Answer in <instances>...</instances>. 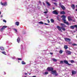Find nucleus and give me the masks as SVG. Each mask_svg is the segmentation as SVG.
Here are the masks:
<instances>
[{
    "label": "nucleus",
    "mask_w": 77,
    "mask_h": 77,
    "mask_svg": "<svg viewBox=\"0 0 77 77\" xmlns=\"http://www.w3.org/2000/svg\"><path fill=\"white\" fill-rule=\"evenodd\" d=\"M61 17L63 18L62 20H63L64 23H65L66 24H67V25H69L68 22L66 21V19H65V18H66V16L65 15H63Z\"/></svg>",
    "instance_id": "f257e3e1"
},
{
    "label": "nucleus",
    "mask_w": 77,
    "mask_h": 77,
    "mask_svg": "<svg viewBox=\"0 0 77 77\" xmlns=\"http://www.w3.org/2000/svg\"><path fill=\"white\" fill-rule=\"evenodd\" d=\"M47 69L48 71H52L53 70V68L51 67H48Z\"/></svg>",
    "instance_id": "f03ea898"
},
{
    "label": "nucleus",
    "mask_w": 77,
    "mask_h": 77,
    "mask_svg": "<svg viewBox=\"0 0 77 77\" xmlns=\"http://www.w3.org/2000/svg\"><path fill=\"white\" fill-rule=\"evenodd\" d=\"M1 4L2 5V6H7V2H4L3 3H2V2H1Z\"/></svg>",
    "instance_id": "7ed1b4c3"
},
{
    "label": "nucleus",
    "mask_w": 77,
    "mask_h": 77,
    "mask_svg": "<svg viewBox=\"0 0 77 77\" xmlns=\"http://www.w3.org/2000/svg\"><path fill=\"white\" fill-rule=\"evenodd\" d=\"M52 14H55V15H57L58 14V12H57V11L54 10L52 12Z\"/></svg>",
    "instance_id": "20e7f679"
},
{
    "label": "nucleus",
    "mask_w": 77,
    "mask_h": 77,
    "mask_svg": "<svg viewBox=\"0 0 77 77\" xmlns=\"http://www.w3.org/2000/svg\"><path fill=\"white\" fill-rule=\"evenodd\" d=\"M64 63H65L67 65H68L70 66L71 65V64H69L68 63V62L66 60H64Z\"/></svg>",
    "instance_id": "39448f33"
},
{
    "label": "nucleus",
    "mask_w": 77,
    "mask_h": 77,
    "mask_svg": "<svg viewBox=\"0 0 77 77\" xmlns=\"http://www.w3.org/2000/svg\"><path fill=\"white\" fill-rule=\"evenodd\" d=\"M52 74H55V75H56L57 74H56V71L55 70L52 71L51 72Z\"/></svg>",
    "instance_id": "423d86ee"
},
{
    "label": "nucleus",
    "mask_w": 77,
    "mask_h": 77,
    "mask_svg": "<svg viewBox=\"0 0 77 77\" xmlns=\"http://www.w3.org/2000/svg\"><path fill=\"white\" fill-rule=\"evenodd\" d=\"M65 40L66 41H67V42H69L71 41V39L69 38H65Z\"/></svg>",
    "instance_id": "0eeeda50"
},
{
    "label": "nucleus",
    "mask_w": 77,
    "mask_h": 77,
    "mask_svg": "<svg viewBox=\"0 0 77 77\" xmlns=\"http://www.w3.org/2000/svg\"><path fill=\"white\" fill-rule=\"evenodd\" d=\"M65 51H66V53L68 54H70L71 53V51H68L67 50H66Z\"/></svg>",
    "instance_id": "6e6552de"
},
{
    "label": "nucleus",
    "mask_w": 77,
    "mask_h": 77,
    "mask_svg": "<svg viewBox=\"0 0 77 77\" xmlns=\"http://www.w3.org/2000/svg\"><path fill=\"white\" fill-rule=\"evenodd\" d=\"M72 75H74V74H76V72L74 70H73L72 72Z\"/></svg>",
    "instance_id": "1a4fd4ad"
},
{
    "label": "nucleus",
    "mask_w": 77,
    "mask_h": 77,
    "mask_svg": "<svg viewBox=\"0 0 77 77\" xmlns=\"http://www.w3.org/2000/svg\"><path fill=\"white\" fill-rule=\"evenodd\" d=\"M60 6L63 10H65V7L63 5H60Z\"/></svg>",
    "instance_id": "9d476101"
},
{
    "label": "nucleus",
    "mask_w": 77,
    "mask_h": 77,
    "mask_svg": "<svg viewBox=\"0 0 77 77\" xmlns=\"http://www.w3.org/2000/svg\"><path fill=\"white\" fill-rule=\"evenodd\" d=\"M15 24L16 26H19V24H20V23L18 22H16L15 23Z\"/></svg>",
    "instance_id": "9b49d317"
},
{
    "label": "nucleus",
    "mask_w": 77,
    "mask_h": 77,
    "mask_svg": "<svg viewBox=\"0 0 77 77\" xmlns=\"http://www.w3.org/2000/svg\"><path fill=\"white\" fill-rule=\"evenodd\" d=\"M72 8L73 9H75V5L74 4H72L71 6Z\"/></svg>",
    "instance_id": "f8f14e48"
},
{
    "label": "nucleus",
    "mask_w": 77,
    "mask_h": 77,
    "mask_svg": "<svg viewBox=\"0 0 77 77\" xmlns=\"http://www.w3.org/2000/svg\"><path fill=\"white\" fill-rule=\"evenodd\" d=\"M68 19L69 21H71L72 20V19H71V17L70 16L68 17Z\"/></svg>",
    "instance_id": "ddd939ff"
},
{
    "label": "nucleus",
    "mask_w": 77,
    "mask_h": 77,
    "mask_svg": "<svg viewBox=\"0 0 77 77\" xmlns=\"http://www.w3.org/2000/svg\"><path fill=\"white\" fill-rule=\"evenodd\" d=\"M17 41L18 42V43H19L20 42V39L19 37H18L17 39Z\"/></svg>",
    "instance_id": "4468645a"
},
{
    "label": "nucleus",
    "mask_w": 77,
    "mask_h": 77,
    "mask_svg": "<svg viewBox=\"0 0 77 77\" xmlns=\"http://www.w3.org/2000/svg\"><path fill=\"white\" fill-rule=\"evenodd\" d=\"M61 14H65V12L64 11H62L60 12Z\"/></svg>",
    "instance_id": "2eb2a0df"
},
{
    "label": "nucleus",
    "mask_w": 77,
    "mask_h": 77,
    "mask_svg": "<svg viewBox=\"0 0 77 77\" xmlns=\"http://www.w3.org/2000/svg\"><path fill=\"white\" fill-rule=\"evenodd\" d=\"M75 27V26H71L70 27V28L71 29H74Z\"/></svg>",
    "instance_id": "dca6fc26"
},
{
    "label": "nucleus",
    "mask_w": 77,
    "mask_h": 77,
    "mask_svg": "<svg viewBox=\"0 0 77 77\" xmlns=\"http://www.w3.org/2000/svg\"><path fill=\"white\" fill-rule=\"evenodd\" d=\"M0 48L1 50H5L4 48H3V47H0Z\"/></svg>",
    "instance_id": "f3484780"
},
{
    "label": "nucleus",
    "mask_w": 77,
    "mask_h": 77,
    "mask_svg": "<svg viewBox=\"0 0 77 77\" xmlns=\"http://www.w3.org/2000/svg\"><path fill=\"white\" fill-rule=\"evenodd\" d=\"M64 48L65 49H67V48H68V47L67 45H65L64 46Z\"/></svg>",
    "instance_id": "a211bd4d"
},
{
    "label": "nucleus",
    "mask_w": 77,
    "mask_h": 77,
    "mask_svg": "<svg viewBox=\"0 0 77 77\" xmlns=\"http://www.w3.org/2000/svg\"><path fill=\"white\" fill-rule=\"evenodd\" d=\"M61 25L62 26V27H66V26L63 23H61Z\"/></svg>",
    "instance_id": "6ab92c4d"
},
{
    "label": "nucleus",
    "mask_w": 77,
    "mask_h": 77,
    "mask_svg": "<svg viewBox=\"0 0 77 77\" xmlns=\"http://www.w3.org/2000/svg\"><path fill=\"white\" fill-rule=\"evenodd\" d=\"M7 27V26H3V28L4 29H6V28Z\"/></svg>",
    "instance_id": "aec40b11"
},
{
    "label": "nucleus",
    "mask_w": 77,
    "mask_h": 77,
    "mask_svg": "<svg viewBox=\"0 0 77 77\" xmlns=\"http://www.w3.org/2000/svg\"><path fill=\"white\" fill-rule=\"evenodd\" d=\"M59 53L60 54H62V53H63V51H62V50L60 51Z\"/></svg>",
    "instance_id": "412c9836"
},
{
    "label": "nucleus",
    "mask_w": 77,
    "mask_h": 77,
    "mask_svg": "<svg viewBox=\"0 0 77 77\" xmlns=\"http://www.w3.org/2000/svg\"><path fill=\"white\" fill-rule=\"evenodd\" d=\"M44 74L45 75H47L48 74V72H45Z\"/></svg>",
    "instance_id": "4be33fe9"
},
{
    "label": "nucleus",
    "mask_w": 77,
    "mask_h": 77,
    "mask_svg": "<svg viewBox=\"0 0 77 77\" xmlns=\"http://www.w3.org/2000/svg\"><path fill=\"white\" fill-rule=\"evenodd\" d=\"M61 28L64 31H65L66 29H65V28L63 27H61Z\"/></svg>",
    "instance_id": "5701e85b"
},
{
    "label": "nucleus",
    "mask_w": 77,
    "mask_h": 77,
    "mask_svg": "<svg viewBox=\"0 0 77 77\" xmlns=\"http://www.w3.org/2000/svg\"><path fill=\"white\" fill-rule=\"evenodd\" d=\"M22 64L23 65H25L26 64V63H25L23 61L22 62Z\"/></svg>",
    "instance_id": "b1692460"
},
{
    "label": "nucleus",
    "mask_w": 77,
    "mask_h": 77,
    "mask_svg": "<svg viewBox=\"0 0 77 77\" xmlns=\"http://www.w3.org/2000/svg\"><path fill=\"white\" fill-rule=\"evenodd\" d=\"M58 30H60H60H61V29H62L61 27H60L59 26H58Z\"/></svg>",
    "instance_id": "393cba45"
},
{
    "label": "nucleus",
    "mask_w": 77,
    "mask_h": 77,
    "mask_svg": "<svg viewBox=\"0 0 77 77\" xmlns=\"http://www.w3.org/2000/svg\"><path fill=\"white\" fill-rule=\"evenodd\" d=\"M53 61H54V62H56V61H57V60L54 58H53Z\"/></svg>",
    "instance_id": "a878e982"
},
{
    "label": "nucleus",
    "mask_w": 77,
    "mask_h": 77,
    "mask_svg": "<svg viewBox=\"0 0 77 77\" xmlns=\"http://www.w3.org/2000/svg\"><path fill=\"white\" fill-rule=\"evenodd\" d=\"M51 23H54V20L53 19H51Z\"/></svg>",
    "instance_id": "bb28decb"
},
{
    "label": "nucleus",
    "mask_w": 77,
    "mask_h": 77,
    "mask_svg": "<svg viewBox=\"0 0 77 77\" xmlns=\"http://www.w3.org/2000/svg\"><path fill=\"white\" fill-rule=\"evenodd\" d=\"M38 23L39 24H44V23H43V22H38Z\"/></svg>",
    "instance_id": "cd10ccee"
},
{
    "label": "nucleus",
    "mask_w": 77,
    "mask_h": 77,
    "mask_svg": "<svg viewBox=\"0 0 77 77\" xmlns=\"http://www.w3.org/2000/svg\"><path fill=\"white\" fill-rule=\"evenodd\" d=\"M46 3L48 5V6H50V3H48V2H46Z\"/></svg>",
    "instance_id": "c85d7f7f"
},
{
    "label": "nucleus",
    "mask_w": 77,
    "mask_h": 77,
    "mask_svg": "<svg viewBox=\"0 0 77 77\" xmlns=\"http://www.w3.org/2000/svg\"><path fill=\"white\" fill-rule=\"evenodd\" d=\"M3 30H4V29L3 28H2L1 29V32H3Z\"/></svg>",
    "instance_id": "c756f323"
},
{
    "label": "nucleus",
    "mask_w": 77,
    "mask_h": 77,
    "mask_svg": "<svg viewBox=\"0 0 77 77\" xmlns=\"http://www.w3.org/2000/svg\"><path fill=\"white\" fill-rule=\"evenodd\" d=\"M70 62L72 63H74V61L73 60H71L70 61Z\"/></svg>",
    "instance_id": "7c9ffc66"
},
{
    "label": "nucleus",
    "mask_w": 77,
    "mask_h": 77,
    "mask_svg": "<svg viewBox=\"0 0 77 77\" xmlns=\"http://www.w3.org/2000/svg\"><path fill=\"white\" fill-rule=\"evenodd\" d=\"M2 53L6 55V52H2Z\"/></svg>",
    "instance_id": "2f4dec72"
},
{
    "label": "nucleus",
    "mask_w": 77,
    "mask_h": 77,
    "mask_svg": "<svg viewBox=\"0 0 77 77\" xmlns=\"http://www.w3.org/2000/svg\"><path fill=\"white\" fill-rule=\"evenodd\" d=\"M60 63H63V61H61L60 62Z\"/></svg>",
    "instance_id": "473e14b6"
},
{
    "label": "nucleus",
    "mask_w": 77,
    "mask_h": 77,
    "mask_svg": "<svg viewBox=\"0 0 77 77\" xmlns=\"http://www.w3.org/2000/svg\"><path fill=\"white\" fill-rule=\"evenodd\" d=\"M3 22H5V23H6V21L5 20H3Z\"/></svg>",
    "instance_id": "72a5a7b5"
},
{
    "label": "nucleus",
    "mask_w": 77,
    "mask_h": 77,
    "mask_svg": "<svg viewBox=\"0 0 77 77\" xmlns=\"http://www.w3.org/2000/svg\"><path fill=\"white\" fill-rule=\"evenodd\" d=\"M48 13V11H45L44 12V14H47Z\"/></svg>",
    "instance_id": "f704fd0d"
},
{
    "label": "nucleus",
    "mask_w": 77,
    "mask_h": 77,
    "mask_svg": "<svg viewBox=\"0 0 77 77\" xmlns=\"http://www.w3.org/2000/svg\"><path fill=\"white\" fill-rule=\"evenodd\" d=\"M18 59L19 60H22L21 58H18Z\"/></svg>",
    "instance_id": "c9c22d12"
},
{
    "label": "nucleus",
    "mask_w": 77,
    "mask_h": 77,
    "mask_svg": "<svg viewBox=\"0 0 77 77\" xmlns=\"http://www.w3.org/2000/svg\"><path fill=\"white\" fill-rule=\"evenodd\" d=\"M14 30H15L16 32H17V30L16 29H14Z\"/></svg>",
    "instance_id": "e433bc0d"
},
{
    "label": "nucleus",
    "mask_w": 77,
    "mask_h": 77,
    "mask_svg": "<svg viewBox=\"0 0 77 77\" xmlns=\"http://www.w3.org/2000/svg\"><path fill=\"white\" fill-rule=\"evenodd\" d=\"M50 54H51V55H52L53 54V53L51 52L50 53Z\"/></svg>",
    "instance_id": "4c0bfd02"
},
{
    "label": "nucleus",
    "mask_w": 77,
    "mask_h": 77,
    "mask_svg": "<svg viewBox=\"0 0 77 77\" xmlns=\"http://www.w3.org/2000/svg\"><path fill=\"white\" fill-rule=\"evenodd\" d=\"M54 4H55V5H57V3H54Z\"/></svg>",
    "instance_id": "58836bf2"
},
{
    "label": "nucleus",
    "mask_w": 77,
    "mask_h": 77,
    "mask_svg": "<svg viewBox=\"0 0 77 77\" xmlns=\"http://www.w3.org/2000/svg\"><path fill=\"white\" fill-rule=\"evenodd\" d=\"M48 23H50V21L49 20H48Z\"/></svg>",
    "instance_id": "ea45409f"
},
{
    "label": "nucleus",
    "mask_w": 77,
    "mask_h": 77,
    "mask_svg": "<svg viewBox=\"0 0 77 77\" xmlns=\"http://www.w3.org/2000/svg\"><path fill=\"white\" fill-rule=\"evenodd\" d=\"M44 24H45V25H48V24L46 23H45Z\"/></svg>",
    "instance_id": "a19ab883"
},
{
    "label": "nucleus",
    "mask_w": 77,
    "mask_h": 77,
    "mask_svg": "<svg viewBox=\"0 0 77 77\" xmlns=\"http://www.w3.org/2000/svg\"><path fill=\"white\" fill-rule=\"evenodd\" d=\"M75 26L76 27V28H77V25H75Z\"/></svg>",
    "instance_id": "79ce46f5"
},
{
    "label": "nucleus",
    "mask_w": 77,
    "mask_h": 77,
    "mask_svg": "<svg viewBox=\"0 0 77 77\" xmlns=\"http://www.w3.org/2000/svg\"><path fill=\"white\" fill-rule=\"evenodd\" d=\"M72 45H76V44H73Z\"/></svg>",
    "instance_id": "37998d69"
},
{
    "label": "nucleus",
    "mask_w": 77,
    "mask_h": 77,
    "mask_svg": "<svg viewBox=\"0 0 77 77\" xmlns=\"http://www.w3.org/2000/svg\"><path fill=\"white\" fill-rule=\"evenodd\" d=\"M43 4L44 6H45V3L44 2H43Z\"/></svg>",
    "instance_id": "c03bdc74"
},
{
    "label": "nucleus",
    "mask_w": 77,
    "mask_h": 77,
    "mask_svg": "<svg viewBox=\"0 0 77 77\" xmlns=\"http://www.w3.org/2000/svg\"><path fill=\"white\" fill-rule=\"evenodd\" d=\"M55 9V8H54V7H53V10H54V9Z\"/></svg>",
    "instance_id": "a18cd8bd"
},
{
    "label": "nucleus",
    "mask_w": 77,
    "mask_h": 77,
    "mask_svg": "<svg viewBox=\"0 0 77 77\" xmlns=\"http://www.w3.org/2000/svg\"><path fill=\"white\" fill-rule=\"evenodd\" d=\"M0 17H1V18H2V17H3V15H1Z\"/></svg>",
    "instance_id": "49530a36"
},
{
    "label": "nucleus",
    "mask_w": 77,
    "mask_h": 77,
    "mask_svg": "<svg viewBox=\"0 0 77 77\" xmlns=\"http://www.w3.org/2000/svg\"><path fill=\"white\" fill-rule=\"evenodd\" d=\"M39 3H41V1H39Z\"/></svg>",
    "instance_id": "de8ad7c7"
},
{
    "label": "nucleus",
    "mask_w": 77,
    "mask_h": 77,
    "mask_svg": "<svg viewBox=\"0 0 77 77\" xmlns=\"http://www.w3.org/2000/svg\"><path fill=\"white\" fill-rule=\"evenodd\" d=\"M32 77H36V76H32Z\"/></svg>",
    "instance_id": "09e8293b"
},
{
    "label": "nucleus",
    "mask_w": 77,
    "mask_h": 77,
    "mask_svg": "<svg viewBox=\"0 0 77 77\" xmlns=\"http://www.w3.org/2000/svg\"><path fill=\"white\" fill-rule=\"evenodd\" d=\"M25 75H27V73H25Z\"/></svg>",
    "instance_id": "8fccbe9b"
},
{
    "label": "nucleus",
    "mask_w": 77,
    "mask_h": 77,
    "mask_svg": "<svg viewBox=\"0 0 77 77\" xmlns=\"http://www.w3.org/2000/svg\"><path fill=\"white\" fill-rule=\"evenodd\" d=\"M60 5H61V3H60Z\"/></svg>",
    "instance_id": "3c124183"
},
{
    "label": "nucleus",
    "mask_w": 77,
    "mask_h": 77,
    "mask_svg": "<svg viewBox=\"0 0 77 77\" xmlns=\"http://www.w3.org/2000/svg\"><path fill=\"white\" fill-rule=\"evenodd\" d=\"M1 14V11H0V15Z\"/></svg>",
    "instance_id": "603ef678"
},
{
    "label": "nucleus",
    "mask_w": 77,
    "mask_h": 77,
    "mask_svg": "<svg viewBox=\"0 0 77 77\" xmlns=\"http://www.w3.org/2000/svg\"><path fill=\"white\" fill-rule=\"evenodd\" d=\"M57 29H58V26H57Z\"/></svg>",
    "instance_id": "864d4df0"
},
{
    "label": "nucleus",
    "mask_w": 77,
    "mask_h": 77,
    "mask_svg": "<svg viewBox=\"0 0 77 77\" xmlns=\"http://www.w3.org/2000/svg\"><path fill=\"white\" fill-rule=\"evenodd\" d=\"M29 75H30V74H31V73H29Z\"/></svg>",
    "instance_id": "5fc2aeb1"
},
{
    "label": "nucleus",
    "mask_w": 77,
    "mask_h": 77,
    "mask_svg": "<svg viewBox=\"0 0 77 77\" xmlns=\"http://www.w3.org/2000/svg\"><path fill=\"white\" fill-rule=\"evenodd\" d=\"M76 7L77 8V5H76Z\"/></svg>",
    "instance_id": "6e6d98bb"
},
{
    "label": "nucleus",
    "mask_w": 77,
    "mask_h": 77,
    "mask_svg": "<svg viewBox=\"0 0 77 77\" xmlns=\"http://www.w3.org/2000/svg\"><path fill=\"white\" fill-rule=\"evenodd\" d=\"M5 73V74H6V73H5V72H4Z\"/></svg>",
    "instance_id": "4d7b16f0"
},
{
    "label": "nucleus",
    "mask_w": 77,
    "mask_h": 77,
    "mask_svg": "<svg viewBox=\"0 0 77 77\" xmlns=\"http://www.w3.org/2000/svg\"><path fill=\"white\" fill-rule=\"evenodd\" d=\"M76 11H77V9H76Z\"/></svg>",
    "instance_id": "13d9d810"
},
{
    "label": "nucleus",
    "mask_w": 77,
    "mask_h": 77,
    "mask_svg": "<svg viewBox=\"0 0 77 77\" xmlns=\"http://www.w3.org/2000/svg\"><path fill=\"white\" fill-rule=\"evenodd\" d=\"M2 26H0V27H1Z\"/></svg>",
    "instance_id": "bf43d9fd"
},
{
    "label": "nucleus",
    "mask_w": 77,
    "mask_h": 77,
    "mask_svg": "<svg viewBox=\"0 0 77 77\" xmlns=\"http://www.w3.org/2000/svg\"><path fill=\"white\" fill-rule=\"evenodd\" d=\"M76 38H77V36H76Z\"/></svg>",
    "instance_id": "052dcab7"
},
{
    "label": "nucleus",
    "mask_w": 77,
    "mask_h": 77,
    "mask_svg": "<svg viewBox=\"0 0 77 77\" xmlns=\"http://www.w3.org/2000/svg\"><path fill=\"white\" fill-rule=\"evenodd\" d=\"M57 18H58V17H57Z\"/></svg>",
    "instance_id": "680f3d73"
}]
</instances>
